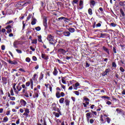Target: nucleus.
Masks as SVG:
<instances>
[{"label": "nucleus", "mask_w": 125, "mask_h": 125, "mask_svg": "<svg viewBox=\"0 0 125 125\" xmlns=\"http://www.w3.org/2000/svg\"><path fill=\"white\" fill-rule=\"evenodd\" d=\"M16 83H14L13 85V88L15 92V93H18V91H21L22 89V87L20 85V84H18L16 86Z\"/></svg>", "instance_id": "1"}, {"label": "nucleus", "mask_w": 125, "mask_h": 125, "mask_svg": "<svg viewBox=\"0 0 125 125\" xmlns=\"http://www.w3.org/2000/svg\"><path fill=\"white\" fill-rule=\"evenodd\" d=\"M53 39H54V37L52 36L51 35H48L47 37V40L49 41V43L51 44H54L53 42H54Z\"/></svg>", "instance_id": "2"}, {"label": "nucleus", "mask_w": 125, "mask_h": 125, "mask_svg": "<svg viewBox=\"0 0 125 125\" xmlns=\"http://www.w3.org/2000/svg\"><path fill=\"white\" fill-rule=\"evenodd\" d=\"M40 95V91L37 90V91H34V94L32 95L33 98L34 99H38L39 96Z\"/></svg>", "instance_id": "3"}, {"label": "nucleus", "mask_w": 125, "mask_h": 125, "mask_svg": "<svg viewBox=\"0 0 125 125\" xmlns=\"http://www.w3.org/2000/svg\"><path fill=\"white\" fill-rule=\"evenodd\" d=\"M29 113H30V110H29V109L26 108L25 109V112L23 114V115L25 116L26 118H28Z\"/></svg>", "instance_id": "4"}, {"label": "nucleus", "mask_w": 125, "mask_h": 125, "mask_svg": "<svg viewBox=\"0 0 125 125\" xmlns=\"http://www.w3.org/2000/svg\"><path fill=\"white\" fill-rule=\"evenodd\" d=\"M58 51L60 53H62V54H63V55H64V54H66V51L64 49L60 48L58 50Z\"/></svg>", "instance_id": "5"}, {"label": "nucleus", "mask_w": 125, "mask_h": 125, "mask_svg": "<svg viewBox=\"0 0 125 125\" xmlns=\"http://www.w3.org/2000/svg\"><path fill=\"white\" fill-rule=\"evenodd\" d=\"M43 25L45 27V29L47 28V19L46 18L44 19L43 21Z\"/></svg>", "instance_id": "6"}, {"label": "nucleus", "mask_w": 125, "mask_h": 125, "mask_svg": "<svg viewBox=\"0 0 125 125\" xmlns=\"http://www.w3.org/2000/svg\"><path fill=\"white\" fill-rule=\"evenodd\" d=\"M73 88L75 90H77L78 89V86H80V83L77 82L74 85H73Z\"/></svg>", "instance_id": "7"}, {"label": "nucleus", "mask_w": 125, "mask_h": 125, "mask_svg": "<svg viewBox=\"0 0 125 125\" xmlns=\"http://www.w3.org/2000/svg\"><path fill=\"white\" fill-rule=\"evenodd\" d=\"M63 34L65 37H70L71 36V33L69 31H64Z\"/></svg>", "instance_id": "8"}, {"label": "nucleus", "mask_w": 125, "mask_h": 125, "mask_svg": "<svg viewBox=\"0 0 125 125\" xmlns=\"http://www.w3.org/2000/svg\"><path fill=\"white\" fill-rule=\"evenodd\" d=\"M91 115V112H88L86 114V118L87 120V121H89V119L91 118L90 116Z\"/></svg>", "instance_id": "9"}, {"label": "nucleus", "mask_w": 125, "mask_h": 125, "mask_svg": "<svg viewBox=\"0 0 125 125\" xmlns=\"http://www.w3.org/2000/svg\"><path fill=\"white\" fill-rule=\"evenodd\" d=\"M8 62L12 65H16L17 64V62H16V61H12L11 60H9Z\"/></svg>", "instance_id": "10"}, {"label": "nucleus", "mask_w": 125, "mask_h": 125, "mask_svg": "<svg viewBox=\"0 0 125 125\" xmlns=\"http://www.w3.org/2000/svg\"><path fill=\"white\" fill-rule=\"evenodd\" d=\"M54 76H57V74H58V71H57V69L56 68V67H54V70L53 72Z\"/></svg>", "instance_id": "11"}, {"label": "nucleus", "mask_w": 125, "mask_h": 125, "mask_svg": "<svg viewBox=\"0 0 125 125\" xmlns=\"http://www.w3.org/2000/svg\"><path fill=\"white\" fill-rule=\"evenodd\" d=\"M37 23V19L35 18H32V20L31 21V25H36Z\"/></svg>", "instance_id": "12"}, {"label": "nucleus", "mask_w": 125, "mask_h": 125, "mask_svg": "<svg viewBox=\"0 0 125 125\" xmlns=\"http://www.w3.org/2000/svg\"><path fill=\"white\" fill-rule=\"evenodd\" d=\"M42 57L43 59H45V60H47L48 59V56H46L44 54H42Z\"/></svg>", "instance_id": "13"}, {"label": "nucleus", "mask_w": 125, "mask_h": 125, "mask_svg": "<svg viewBox=\"0 0 125 125\" xmlns=\"http://www.w3.org/2000/svg\"><path fill=\"white\" fill-rule=\"evenodd\" d=\"M18 44H19V42L18 41H15L13 43L14 47L17 48V45H18Z\"/></svg>", "instance_id": "14"}, {"label": "nucleus", "mask_w": 125, "mask_h": 125, "mask_svg": "<svg viewBox=\"0 0 125 125\" xmlns=\"http://www.w3.org/2000/svg\"><path fill=\"white\" fill-rule=\"evenodd\" d=\"M69 33H74L75 32V28H69L68 29Z\"/></svg>", "instance_id": "15"}, {"label": "nucleus", "mask_w": 125, "mask_h": 125, "mask_svg": "<svg viewBox=\"0 0 125 125\" xmlns=\"http://www.w3.org/2000/svg\"><path fill=\"white\" fill-rule=\"evenodd\" d=\"M29 3H31V1L26 2H24V3H23V2H21V4H22V6H26L28 5V4H29Z\"/></svg>", "instance_id": "16"}, {"label": "nucleus", "mask_w": 125, "mask_h": 125, "mask_svg": "<svg viewBox=\"0 0 125 125\" xmlns=\"http://www.w3.org/2000/svg\"><path fill=\"white\" fill-rule=\"evenodd\" d=\"M56 96L57 97V98H60V97H61V96L60 95V92L59 91H57L56 93Z\"/></svg>", "instance_id": "17"}, {"label": "nucleus", "mask_w": 125, "mask_h": 125, "mask_svg": "<svg viewBox=\"0 0 125 125\" xmlns=\"http://www.w3.org/2000/svg\"><path fill=\"white\" fill-rule=\"evenodd\" d=\"M95 3H96L95 1L92 0L90 1V5L91 6H93H93H94V5H95Z\"/></svg>", "instance_id": "18"}, {"label": "nucleus", "mask_w": 125, "mask_h": 125, "mask_svg": "<svg viewBox=\"0 0 125 125\" xmlns=\"http://www.w3.org/2000/svg\"><path fill=\"white\" fill-rule=\"evenodd\" d=\"M21 103L22 106H26V104H27L26 101H25L24 100H21Z\"/></svg>", "instance_id": "19"}, {"label": "nucleus", "mask_w": 125, "mask_h": 125, "mask_svg": "<svg viewBox=\"0 0 125 125\" xmlns=\"http://www.w3.org/2000/svg\"><path fill=\"white\" fill-rule=\"evenodd\" d=\"M79 6L81 7H83V0H80L79 3Z\"/></svg>", "instance_id": "20"}, {"label": "nucleus", "mask_w": 125, "mask_h": 125, "mask_svg": "<svg viewBox=\"0 0 125 125\" xmlns=\"http://www.w3.org/2000/svg\"><path fill=\"white\" fill-rule=\"evenodd\" d=\"M38 42H42V36H38Z\"/></svg>", "instance_id": "21"}, {"label": "nucleus", "mask_w": 125, "mask_h": 125, "mask_svg": "<svg viewBox=\"0 0 125 125\" xmlns=\"http://www.w3.org/2000/svg\"><path fill=\"white\" fill-rule=\"evenodd\" d=\"M7 122H8V117H4L3 119V123H7Z\"/></svg>", "instance_id": "22"}, {"label": "nucleus", "mask_w": 125, "mask_h": 125, "mask_svg": "<svg viewBox=\"0 0 125 125\" xmlns=\"http://www.w3.org/2000/svg\"><path fill=\"white\" fill-rule=\"evenodd\" d=\"M64 100H65V99H64V98H61L60 100H59V102L61 104H63L64 103Z\"/></svg>", "instance_id": "23"}, {"label": "nucleus", "mask_w": 125, "mask_h": 125, "mask_svg": "<svg viewBox=\"0 0 125 125\" xmlns=\"http://www.w3.org/2000/svg\"><path fill=\"white\" fill-rule=\"evenodd\" d=\"M107 35L108 34H106V33H104V34L101 33V36L100 37V38H105V37L107 36Z\"/></svg>", "instance_id": "24"}, {"label": "nucleus", "mask_w": 125, "mask_h": 125, "mask_svg": "<svg viewBox=\"0 0 125 125\" xmlns=\"http://www.w3.org/2000/svg\"><path fill=\"white\" fill-rule=\"evenodd\" d=\"M32 43L37 44L38 43V40L37 39H34L32 40Z\"/></svg>", "instance_id": "25"}, {"label": "nucleus", "mask_w": 125, "mask_h": 125, "mask_svg": "<svg viewBox=\"0 0 125 125\" xmlns=\"http://www.w3.org/2000/svg\"><path fill=\"white\" fill-rule=\"evenodd\" d=\"M38 79V75L37 74H35L33 76V77L32 78V80H33V81H36V80H37Z\"/></svg>", "instance_id": "26"}, {"label": "nucleus", "mask_w": 125, "mask_h": 125, "mask_svg": "<svg viewBox=\"0 0 125 125\" xmlns=\"http://www.w3.org/2000/svg\"><path fill=\"white\" fill-rule=\"evenodd\" d=\"M103 49H104V50L106 51V52H107V53H108V54H109V49L108 48H106L105 46H104L103 47Z\"/></svg>", "instance_id": "27"}, {"label": "nucleus", "mask_w": 125, "mask_h": 125, "mask_svg": "<svg viewBox=\"0 0 125 125\" xmlns=\"http://www.w3.org/2000/svg\"><path fill=\"white\" fill-rule=\"evenodd\" d=\"M52 106H53V109L54 111H56V109H57V107H56V104L55 103H53L52 104Z\"/></svg>", "instance_id": "28"}, {"label": "nucleus", "mask_w": 125, "mask_h": 125, "mask_svg": "<svg viewBox=\"0 0 125 125\" xmlns=\"http://www.w3.org/2000/svg\"><path fill=\"white\" fill-rule=\"evenodd\" d=\"M116 111L118 114H121V113H123V110L120 108H117Z\"/></svg>", "instance_id": "29"}, {"label": "nucleus", "mask_w": 125, "mask_h": 125, "mask_svg": "<svg viewBox=\"0 0 125 125\" xmlns=\"http://www.w3.org/2000/svg\"><path fill=\"white\" fill-rule=\"evenodd\" d=\"M65 103L66 106H69V105H70V101L68 100H65Z\"/></svg>", "instance_id": "30"}, {"label": "nucleus", "mask_w": 125, "mask_h": 125, "mask_svg": "<svg viewBox=\"0 0 125 125\" xmlns=\"http://www.w3.org/2000/svg\"><path fill=\"white\" fill-rule=\"evenodd\" d=\"M42 79H43V74H42V73H41L39 77V81H42Z\"/></svg>", "instance_id": "31"}, {"label": "nucleus", "mask_w": 125, "mask_h": 125, "mask_svg": "<svg viewBox=\"0 0 125 125\" xmlns=\"http://www.w3.org/2000/svg\"><path fill=\"white\" fill-rule=\"evenodd\" d=\"M88 12L89 15H92V9H91V8H89L88 10Z\"/></svg>", "instance_id": "32"}, {"label": "nucleus", "mask_w": 125, "mask_h": 125, "mask_svg": "<svg viewBox=\"0 0 125 125\" xmlns=\"http://www.w3.org/2000/svg\"><path fill=\"white\" fill-rule=\"evenodd\" d=\"M32 18V14H29L27 18L26 21H29Z\"/></svg>", "instance_id": "33"}, {"label": "nucleus", "mask_w": 125, "mask_h": 125, "mask_svg": "<svg viewBox=\"0 0 125 125\" xmlns=\"http://www.w3.org/2000/svg\"><path fill=\"white\" fill-rule=\"evenodd\" d=\"M26 62H28V63H30L31 62V59L30 58L27 57L25 59Z\"/></svg>", "instance_id": "34"}, {"label": "nucleus", "mask_w": 125, "mask_h": 125, "mask_svg": "<svg viewBox=\"0 0 125 125\" xmlns=\"http://www.w3.org/2000/svg\"><path fill=\"white\" fill-rule=\"evenodd\" d=\"M63 19H65V20H68V19L67 18H66L63 17L59 18L58 19V20H63Z\"/></svg>", "instance_id": "35"}, {"label": "nucleus", "mask_w": 125, "mask_h": 125, "mask_svg": "<svg viewBox=\"0 0 125 125\" xmlns=\"http://www.w3.org/2000/svg\"><path fill=\"white\" fill-rule=\"evenodd\" d=\"M30 84H31L30 82H27L25 83V86H26V87H28V86H30Z\"/></svg>", "instance_id": "36"}, {"label": "nucleus", "mask_w": 125, "mask_h": 125, "mask_svg": "<svg viewBox=\"0 0 125 125\" xmlns=\"http://www.w3.org/2000/svg\"><path fill=\"white\" fill-rule=\"evenodd\" d=\"M54 114H55V116L56 118H59V117H60V115H59V113H55V112H54Z\"/></svg>", "instance_id": "37"}, {"label": "nucleus", "mask_w": 125, "mask_h": 125, "mask_svg": "<svg viewBox=\"0 0 125 125\" xmlns=\"http://www.w3.org/2000/svg\"><path fill=\"white\" fill-rule=\"evenodd\" d=\"M120 13L121 14V15H122V16H125V12H124V11L123 10V9H120Z\"/></svg>", "instance_id": "38"}, {"label": "nucleus", "mask_w": 125, "mask_h": 125, "mask_svg": "<svg viewBox=\"0 0 125 125\" xmlns=\"http://www.w3.org/2000/svg\"><path fill=\"white\" fill-rule=\"evenodd\" d=\"M110 26H111V27H116V26H117V24L115 23H114L113 22H111L110 24Z\"/></svg>", "instance_id": "39"}, {"label": "nucleus", "mask_w": 125, "mask_h": 125, "mask_svg": "<svg viewBox=\"0 0 125 125\" xmlns=\"http://www.w3.org/2000/svg\"><path fill=\"white\" fill-rule=\"evenodd\" d=\"M106 122L108 124H110V122H111V119H110V118H106Z\"/></svg>", "instance_id": "40"}, {"label": "nucleus", "mask_w": 125, "mask_h": 125, "mask_svg": "<svg viewBox=\"0 0 125 125\" xmlns=\"http://www.w3.org/2000/svg\"><path fill=\"white\" fill-rule=\"evenodd\" d=\"M74 93L75 94H76V95H77V96L80 95V92H79V91H75Z\"/></svg>", "instance_id": "41"}, {"label": "nucleus", "mask_w": 125, "mask_h": 125, "mask_svg": "<svg viewBox=\"0 0 125 125\" xmlns=\"http://www.w3.org/2000/svg\"><path fill=\"white\" fill-rule=\"evenodd\" d=\"M10 94L12 96H14V93L13 92V89H11L10 90Z\"/></svg>", "instance_id": "42"}, {"label": "nucleus", "mask_w": 125, "mask_h": 125, "mask_svg": "<svg viewBox=\"0 0 125 125\" xmlns=\"http://www.w3.org/2000/svg\"><path fill=\"white\" fill-rule=\"evenodd\" d=\"M33 79H30V84L31 85H34V81H33Z\"/></svg>", "instance_id": "43"}, {"label": "nucleus", "mask_w": 125, "mask_h": 125, "mask_svg": "<svg viewBox=\"0 0 125 125\" xmlns=\"http://www.w3.org/2000/svg\"><path fill=\"white\" fill-rule=\"evenodd\" d=\"M78 2H79V0H73V2H72V4H74V3H78Z\"/></svg>", "instance_id": "44"}, {"label": "nucleus", "mask_w": 125, "mask_h": 125, "mask_svg": "<svg viewBox=\"0 0 125 125\" xmlns=\"http://www.w3.org/2000/svg\"><path fill=\"white\" fill-rule=\"evenodd\" d=\"M112 67H113V68H116V67H117V64H116V62H112Z\"/></svg>", "instance_id": "45"}, {"label": "nucleus", "mask_w": 125, "mask_h": 125, "mask_svg": "<svg viewBox=\"0 0 125 125\" xmlns=\"http://www.w3.org/2000/svg\"><path fill=\"white\" fill-rule=\"evenodd\" d=\"M35 29L36 30V31H41V27L38 26L35 28Z\"/></svg>", "instance_id": "46"}, {"label": "nucleus", "mask_w": 125, "mask_h": 125, "mask_svg": "<svg viewBox=\"0 0 125 125\" xmlns=\"http://www.w3.org/2000/svg\"><path fill=\"white\" fill-rule=\"evenodd\" d=\"M83 100H85V101L89 102V99L87 98L86 97H84Z\"/></svg>", "instance_id": "47"}, {"label": "nucleus", "mask_w": 125, "mask_h": 125, "mask_svg": "<svg viewBox=\"0 0 125 125\" xmlns=\"http://www.w3.org/2000/svg\"><path fill=\"white\" fill-rule=\"evenodd\" d=\"M61 95V97H64V96H65V93H64V92H61L60 93Z\"/></svg>", "instance_id": "48"}, {"label": "nucleus", "mask_w": 125, "mask_h": 125, "mask_svg": "<svg viewBox=\"0 0 125 125\" xmlns=\"http://www.w3.org/2000/svg\"><path fill=\"white\" fill-rule=\"evenodd\" d=\"M6 115V116H9V115H10V110L7 111Z\"/></svg>", "instance_id": "49"}, {"label": "nucleus", "mask_w": 125, "mask_h": 125, "mask_svg": "<svg viewBox=\"0 0 125 125\" xmlns=\"http://www.w3.org/2000/svg\"><path fill=\"white\" fill-rule=\"evenodd\" d=\"M12 31V30H11V29H8L7 31V34H10V33H11Z\"/></svg>", "instance_id": "50"}, {"label": "nucleus", "mask_w": 125, "mask_h": 125, "mask_svg": "<svg viewBox=\"0 0 125 125\" xmlns=\"http://www.w3.org/2000/svg\"><path fill=\"white\" fill-rule=\"evenodd\" d=\"M100 120H101V122H102V123H103V122H104V120H103V115H101Z\"/></svg>", "instance_id": "51"}, {"label": "nucleus", "mask_w": 125, "mask_h": 125, "mask_svg": "<svg viewBox=\"0 0 125 125\" xmlns=\"http://www.w3.org/2000/svg\"><path fill=\"white\" fill-rule=\"evenodd\" d=\"M19 71H20L21 72H22L23 73H25V72H26V71H25V70H24V69H22V68H20V69H19Z\"/></svg>", "instance_id": "52"}, {"label": "nucleus", "mask_w": 125, "mask_h": 125, "mask_svg": "<svg viewBox=\"0 0 125 125\" xmlns=\"http://www.w3.org/2000/svg\"><path fill=\"white\" fill-rule=\"evenodd\" d=\"M32 59L33 61H37V57L36 56H33L32 57Z\"/></svg>", "instance_id": "53"}, {"label": "nucleus", "mask_w": 125, "mask_h": 125, "mask_svg": "<svg viewBox=\"0 0 125 125\" xmlns=\"http://www.w3.org/2000/svg\"><path fill=\"white\" fill-rule=\"evenodd\" d=\"M16 125H19L20 124V119H18L16 122Z\"/></svg>", "instance_id": "54"}, {"label": "nucleus", "mask_w": 125, "mask_h": 125, "mask_svg": "<svg viewBox=\"0 0 125 125\" xmlns=\"http://www.w3.org/2000/svg\"><path fill=\"white\" fill-rule=\"evenodd\" d=\"M21 87H22V88H24L25 89H27V86H26V85H25V84H24L21 85Z\"/></svg>", "instance_id": "55"}, {"label": "nucleus", "mask_w": 125, "mask_h": 125, "mask_svg": "<svg viewBox=\"0 0 125 125\" xmlns=\"http://www.w3.org/2000/svg\"><path fill=\"white\" fill-rule=\"evenodd\" d=\"M30 49H31V50H32V51H35V50H36V49H35L34 48H33V46H30Z\"/></svg>", "instance_id": "56"}, {"label": "nucleus", "mask_w": 125, "mask_h": 125, "mask_svg": "<svg viewBox=\"0 0 125 125\" xmlns=\"http://www.w3.org/2000/svg\"><path fill=\"white\" fill-rule=\"evenodd\" d=\"M120 70L121 72H125V69H124V68L122 67H120Z\"/></svg>", "instance_id": "57"}, {"label": "nucleus", "mask_w": 125, "mask_h": 125, "mask_svg": "<svg viewBox=\"0 0 125 125\" xmlns=\"http://www.w3.org/2000/svg\"><path fill=\"white\" fill-rule=\"evenodd\" d=\"M121 21L123 22V23L125 25V18H123L121 20Z\"/></svg>", "instance_id": "58"}, {"label": "nucleus", "mask_w": 125, "mask_h": 125, "mask_svg": "<svg viewBox=\"0 0 125 125\" xmlns=\"http://www.w3.org/2000/svg\"><path fill=\"white\" fill-rule=\"evenodd\" d=\"M16 51L18 52V53H22V51L19 49H16Z\"/></svg>", "instance_id": "59"}, {"label": "nucleus", "mask_w": 125, "mask_h": 125, "mask_svg": "<svg viewBox=\"0 0 125 125\" xmlns=\"http://www.w3.org/2000/svg\"><path fill=\"white\" fill-rule=\"evenodd\" d=\"M62 83H63L64 84H66V81H65V80L64 79H62Z\"/></svg>", "instance_id": "60"}, {"label": "nucleus", "mask_w": 125, "mask_h": 125, "mask_svg": "<svg viewBox=\"0 0 125 125\" xmlns=\"http://www.w3.org/2000/svg\"><path fill=\"white\" fill-rule=\"evenodd\" d=\"M5 29H11V25H8L5 27Z\"/></svg>", "instance_id": "61"}, {"label": "nucleus", "mask_w": 125, "mask_h": 125, "mask_svg": "<svg viewBox=\"0 0 125 125\" xmlns=\"http://www.w3.org/2000/svg\"><path fill=\"white\" fill-rule=\"evenodd\" d=\"M4 49H5V46H4V45H3L1 46V50H4Z\"/></svg>", "instance_id": "62"}, {"label": "nucleus", "mask_w": 125, "mask_h": 125, "mask_svg": "<svg viewBox=\"0 0 125 125\" xmlns=\"http://www.w3.org/2000/svg\"><path fill=\"white\" fill-rule=\"evenodd\" d=\"M106 103L107 105H111V104H112V102L110 101H107Z\"/></svg>", "instance_id": "63"}, {"label": "nucleus", "mask_w": 125, "mask_h": 125, "mask_svg": "<svg viewBox=\"0 0 125 125\" xmlns=\"http://www.w3.org/2000/svg\"><path fill=\"white\" fill-rule=\"evenodd\" d=\"M11 100L14 101L15 100V97H10Z\"/></svg>", "instance_id": "64"}]
</instances>
